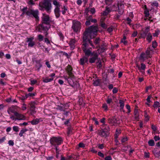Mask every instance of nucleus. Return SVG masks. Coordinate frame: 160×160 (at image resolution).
<instances>
[{
  "label": "nucleus",
  "mask_w": 160,
  "mask_h": 160,
  "mask_svg": "<svg viewBox=\"0 0 160 160\" xmlns=\"http://www.w3.org/2000/svg\"><path fill=\"white\" fill-rule=\"evenodd\" d=\"M157 46V43L155 41H153L152 42V47L155 48Z\"/></svg>",
  "instance_id": "45"
},
{
  "label": "nucleus",
  "mask_w": 160,
  "mask_h": 160,
  "mask_svg": "<svg viewBox=\"0 0 160 160\" xmlns=\"http://www.w3.org/2000/svg\"><path fill=\"white\" fill-rule=\"evenodd\" d=\"M152 129L154 131H155L157 130V128L156 127L153 125H152Z\"/></svg>",
  "instance_id": "60"
},
{
  "label": "nucleus",
  "mask_w": 160,
  "mask_h": 160,
  "mask_svg": "<svg viewBox=\"0 0 160 160\" xmlns=\"http://www.w3.org/2000/svg\"><path fill=\"white\" fill-rule=\"evenodd\" d=\"M53 4L56 6L57 7H58L60 6L59 3L58 2L57 0H54L53 2Z\"/></svg>",
  "instance_id": "34"
},
{
  "label": "nucleus",
  "mask_w": 160,
  "mask_h": 160,
  "mask_svg": "<svg viewBox=\"0 0 160 160\" xmlns=\"http://www.w3.org/2000/svg\"><path fill=\"white\" fill-rule=\"evenodd\" d=\"M117 6L115 5H113L112 6V8L111 10L112 11H116L117 10Z\"/></svg>",
  "instance_id": "59"
},
{
  "label": "nucleus",
  "mask_w": 160,
  "mask_h": 160,
  "mask_svg": "<svg viewBox=\"0 0 160 160\" xmlns=\"http://www.w3.org/2000/svg\"><path fill=\"white\" fill-rule=\"evenodd\" d=\"M14 115L16 117L17 120H24L25 119V117L23 115L19 113L18 112H15Z\"/></svg>",
  "instance_id": "10"
},
{
  "label": "nucleus",
  "mask_w": 160,
  "mask_h": 160,
  "mask_svg": "<svg viewBox=\"0 0 160 160\" xmlns=\"http://www.w3.org/2000/svg\"><path fill=\"white\" fill-rule=\"evenodd\" d=\"M108 122L110 124L113 125H115V124L116 122V120L114 118H109Z\"/></svg>",
  "instance_id": "19"
},
{
  "label": "nucleus",
  "mask_w": 160,
  "mask_h": 160,
  "mask_svg": "<svg viewBox=\"0 0 160 160\" xmlns=\"http://www.w3.org/2000/svg\"><path fill=\"white\" fill-rule=\"evenodd\" d=\"M119 103L120 104V107L121 108V109H123L124 104V102L123 101L120 100L119 101Z\"/></svg>",
  "instance_id": "32"
},
{
  "label": "nucleus",
  "mask_w": 160,
  "mask_h": 160,
  "mask_svg": "<svg viewBox=\"0 0 160 160\" xmlns=\"http://www.w3.org/2000/svg\"><path fill=\"white\" fill-rule=\"evenodd\" d=\"M118 92V89L116 88H114L112 90V92L113 93H116Z\"/></svg>",
  "instance_id": "62"
},
{
  "label": "nucleus",
  "mask_w": 160,
  "mask_h": 160,
  "mask_svg": "<svg viewBox=\"0 0 160 160\" xmlns=\"http://www.w3.org/2000/svg\"><path fill=\"white\" fill-rule=\"evenodd\" d=\"M98 155L102 157H103L104 156V154L100 152H99L98 153Z\"/></svg>",
  "instance_id": "64"
},
{
  "label": "nucleus",
  "mask_w": 160,
  "mask_h": 160,
  "mask_svg": "<svg viewBox=\"0 0 160 160\" xmlns=\"http://www.w3.org/2000/svg\"><path fill=\"white\" fill-rule=\"evenodd\" d=\"M88 61V58L86 57H84L81 58L80 60V64L82 65H83L85 63L87 62Z\"/></svg>",
  "instance_id": "21"
},
{
  "label": "nucleus",
  "mask_w": 160,
  "mask_h": 160,
  "mask_svg": "<svg viewBox=\"0 0 160 160\" xmlns=\"http://www.w3.org/2000/svg\"><path fill=\"white\" fill-rule=\"evenodd\" d=\"M72 68L70 65H68L66 68V70L67 71L68 74L69 76V77L67 76L64 77L65 80L68 81V82L71 85H72L75 81V77L72 73Z\"/></svg>",
  "instance_id": "3"
},
{
  "label": "nucleus",
  "mask_w": 160,
  "mask_h": 160,
  "mask_svg": "<svg viewBox=\"0 0 160 160\" xmlns=\"http://www.w3.org/2000/svg\"><path fill=\"white\" fill-rule=\"evenodd\" d=\"M28 4L31 5H33L35 4L33 1L32 0H29L28 2Z\"/></svg>",
  "instance_id": "40"
},
{
  "label": "nucleus",
  "mask_w": 160,
  "mask_h": 160,
  "mask_svg": "<svg viewBox=\"0 0 160 160\" xmlns=\"http://www.w3.org/2000/svg\"><path fill=\"white\" fill-rule=\"evenodd\" d=\"M51 4L48 1L44 0L43 2H40L39 4V8L40 10L43 11L45 9L48 12H51Z\"/></svg>",
  "instance_id": "4"
},
{
  "label": "nucleus",
  "mask_w": 160,
  "mask_h": 160,
  "mask_svg": "<svg viewBox=\"0 0 160 160\" xmlns=\"http://www.w3.org/2000/svg\"><path fill=\"white\" fill-rule=\"evenodd\" d=\"M113 0H105V2L107 4H108L113 2Z\"/></svg>",
  "instance_id": "52"
},
{
  "label": "nucleus",
  "mask_w": 160,
  "mask_h": 160,
  "mask_svg": "<svg viewBox=\"0 0 160 160\" xmlns=\"http://www.w3.org/2000/svg\"><path fill=\"white\" fill-rule=\"evenodd\" d=\"M16 109V107L15 106H12L9 108L8 110V112L9 114H11V113H13L14 114L15 112H17L15 111Z\"/></svg>",
  "instance_id": "14"
},
{
  "label": "nucleus",
  "mask_w": 160,
  "mask_h": 160,
  "mask_svg": "<svg viewBox=\"0 0 160 160\" xmlns=\"http://www.w3.org/2000/svg\"><path fill=\"white\" fill-rule=\"evenodd\" d=\"M6 139L5 137H3L2 138L0 139V143H2Z\"/></svg>",
  "instance_id": "58"
},
{
  "label": "nucleus",
  "mask_w": 160,
  "mask_h": 160,
  "mask_svg": "<svg viewBox=\"0 0 160 160\" xmlns=\"http://www.w3.org/2000/svg\"><path fill=\"white\" fill-rule=\"evenodd\" d=\"M98 147L100 149H102L104 148L103 144H98Z\"/></svg>",
  "instance_id": "51"
},
{
  "label": "nucleus",
  "mask_w": 160,
  "mask_h": 160,
  "mask_svg": "<svg viewBox=\"0 0 160 160\" xmlns=\"http://www.w3.org/2000/svg\"><path fill=\"white\" fill-rule=\"evenodd\" d=\"M38 38L39 41H42L43 40V37L41 35H39L38 36Z\"/></svg>",
  "instance_id": "39"
},
{
  "label": "nucleus",
  "mask_w": 160,
  "mask_h": 160,
  "mask_svg": "<svg viewBox=\"0 0 160 160\" xmlns=\"http://www.w3.org/2000/svg\"><path fill=\"white\" fill-rule=\"evenodd\" d=\"M138 34V32L137 31H135L133 32V33L132 34V36L134 37H136Z\"/></svg>",
  "instance_id": "63"
},
{
  "label": "nucleus",
  "mask_w": 160,
  "mask_h": 160,
  "mask_svg": "<svg viewBox=\"0 0 160 160\" xmlns=\"http://www.w3.org/2000/svg\"><path fill=\"white\" fill-rule=\"evenodd\" d=\"M144 157L146 158H148L149 156V152H144Z\"/></svg>",
  "instance_id": "48"
},
{
  "label": "nucleus",
  "mask_w": 160,
  "mask_h": 160,
  "mask_svg": "<svg viewBox=\"0 0 160 160\" xmlns=\"http://www.w3.org/2000/svg\"><path fill=\"white\" fill-rule=\"evenodd\" d=\"M109 133L107 132L102 129L99 131L98 132V134L101 137L106 138L109 135Z\"/></svg>",
  "instance_id": "12"
},
{
  "label": "nucleus",
  "mask_w": 160,
  "mask_h": 160,
  "mask_svg": "<svg viewBox=\"0 0 160 160\" xmlns=\"http://www.w3.org/2000/svg\"><path fill=\"white\" fill-rule=\"evenodd\" d=\"M63 10L62 11V13L63 14H64L65 13L66 11L67 10V9L66 7L64 6L63 8Z\"/></svg>",
  "instance_id": "47"
},
{
  "label": "nucleus",
  "mask_w": 160,
  "mask_h": 160,
  "mask_svg": "<svg viewBox=\"0 0 160 160\" xmlns=\"http://www.w3.org/2000/svg\"><path fill=\"white\" fill-rule=\"evenodd\" d=\"M81 27V24L80 22L75 20L73 21L72 28L74 32H79Z\"/></svg>",
  "instance_id": "6"
},
{
  "label": "nucleus",
  "mask_w": 160,
  "mask_h": 160,
  "mask_svg": "<svg viewBox=\"0 0 160 160\" xmlns=\"http://www.w3.org/2000/svg\"><path fill=\"white\" fill-rule=\"evenodd\" d=\"M121 133L120 130L119 129H117L116 132L115 136V138H117L118 137V135Z\"/></svg>",
  "instance_id": "31"
},
{
  "label": "nucleus",
  "mask_w": 160,
  "mask_h": 160,
  "mask_svg": "<svg viewBox=\"0 0 160 160\" xmlns=\"http://www.w3.org/2000/svg\"><path fill=\"white\" fill-rule=\"evenodd\" d=\"M118 12L119 14H120V15H122L123 14V12L124 9L122 8L121 9H120L118 7Z\"/></svg>",
  "instance_id": "46"
},
{
  "label": "nucleus",
  "mask_w": 160,
  "mask_h": 160,
  "mask_svg": "<svg viewBox=\"0 0 160 160\" xmlns=\"http://www.w3.org/2000/svg\"><path fill=\"white\" fill-rule=\"evenodd\" d=\"M32 10H27L26 14L28 16H31L32 15Z\"/></svg>",
  "instance_id": "36"
},
{
  "label": "nucleus",
  "mask_w": 160,
  "mask_h": 160,
  "mask_svg": "<svg viewBox=\"0 0 160 160\" xmlns=\"http://www.w3.org/2000/svg\"><path fill=\"white\" fill-rule=\"evenodd\" d=\"M146 67L145 65L143 63H141L140 66L139 65L138 63L136 64V67L138 68L139 71L143 74L145 73V70Z\"/></svg>",
  "instance_id": "8"
},
{
  "label": "nucleus",
  "mask_w": 160,
  "mask_h": 160,
  "mask_svg": "<svg viewBox=\"0 0 160 160\" xmlns=\"http://www.w3.org/2000/svg\"><path fill=\"white\" fill-rule=\"evenodd\" d=\"M100 40L99 38H97L95 40L94 43H95L96 45L98 44L99 43V42Z\"/></svg>",
  "instance_id": "50"
},
{
  "label": "nucleus",
  "mask_w": 160,
  "mask_h": 160,
  "mask_svg": "<svg viewBox=\"0 0 160 160\" xmlns=\"http://www.w3.org/2000/svg\"><path fill=\"white\" fill-rule=\"evenodd\" d=\"M40 122V119L36 118L34 119L31 122V124L32 125H36L38 123Z\"/></svg>",
  "instance_id": "24"
},
{
  "label": "nucleus",
  "mask_w": 160,
  "mask_h": 160,
  "mask_svg": "<svg viewBox=\"0 0 160 160\" xmlns=\"http://www.w3.org/2000/svg\"><path fill=\"white\" fill-rule=\"evenodd\" d=\"M112 11L109 8L107 7L105 10L103 12V16L107 15Z\"/></svg>",
  "instance_id": "23"
},
{
  "label": "nucleus",
  "mask_w": 160,
  "mask_h": 160,
  "mask_svg": "<svg viewBox=\"0 0 160 160\" xmlns=\"http://www.w3.org/2000/svg\"><path fill=\"white\" fill-rule=\"evenodd\" d=\"M153 107L154 108H158L160 107V103L158 101H156L154 102V103L153 105Z\"/></svg>",
  "instance_id": "27"
},
{
  "label": "nucleus",
  "mask_w": 160,
  "mask_h": 160,
  "mask_svg": "<svg viewBox=\"0 0 160 160\" xmlns=\"http://www.w3.org/2000/svg\"><path fill=\"white\" fill-rule=\"evenodd\" d=\"M53 79V78H45L43 79V82L45 83H48L52 81Z\"/></svg>",
  "instance_id": "25"
},
{
  "label": "nucleus",
  "mask_w": 160,
  "mask_h": 160,
  "mask_svg": "<svg viewBox=\"0 0 160 160\" xmlns=\"http://www.w3.org/2000/svg\"><path fill=\"white\" fill-rule=\"evenodd\" d=\"M160 31L158 30H155V33H153V36L154 37H158L159 33Z\"/></svg>",
  "instance_id": "35"
},
{
  "label": "nucleus",
  "mask_w": 160,
  "mask_h": 160,
  "mask_svg": "<svg viewBox=\"0 0 160 160\" xmlns=\"http://www.w3.org/2000/svg\"><path fill=\"white\" fill-rule=\"evenodd\" d=\"M38 10H32V15L36 19H38L39 18L38 16Z\"/></svg>",
  "instance_id": "16"
},
{
  "label": "nucleus",
  "mask_w": 160,
  "mask_h": 160,
  "mask_svg": "<svg viewBox=\"0 0 160 160\" xmlns=\"http://www.w3.org/2000/svg\"><path fill=\"white\" fill-rule=\"evenodd\" d=\"M37 81L35 80H32L31 81V85H33L37 82Z\"/></svg>",
  "instance_id": "55"
},
{
  "label": "nucleus",
  "mask_w": 160,
  "mask_h": 160,
  "mask_svg": "<svg viewBox=\"0 0 160 160\" xmlns=\"http://www.w3.org/2000/svg\"><path fill=\"white\" fill-rule=\"evenodd\" d=\"M104 126H105V128L103 129H102V130H104L105 131H106L107 132H108V133H109V131L110 130V129L109 128V127L106 124V125H103Z\"/></svg>",
  "instance_id": "29"
},
{
  "label": "nucleus",
  "mask_w": 160,
  "mask_h": 160,
  "mask_svg": "<svg viewBox=\"0 0 160 160\" xmlns=\"http://www.w3.org/2000/svg\"><path fill=\"white\" fill-rule=\"evenodd\" d=\"M105 118H102L100 120V122L101 123H103V125H106V124H105Z\"/></svg>",
  "instance_id": "42"
},
{
  "label": "nucleus",
  "mask_w": 160,
  "mask_h": 160,
  "mask_svg": "<svg viewBox=\"0 0 160 160\" xmlns=\"http://www.w3.org/2000/svg\"><path fill=\"white\" fill-rule=\"evenodd\" d=\"M27 7H25L23 8L22 9V13L21 14V16H23L25 14H26L27 10Z\"/></svg>",
  "instance_id": "28"
},
{
  "label": "nucleus",
  "mask_w": 160,
  "mask_h": 160,
  "mask_svg": "<svg viewBox=\"0 0 160 160\" xmlns=\"http://www.w3.org/2000/svg\"><path fill=\"white\" fill-rule=\"evenodd\" d=\"M126 39V37L124 36L123 38L121 40V42L123 43L124 45H126L127 43V42L125 40Z\"/></svg>",
  "instance_id": "33"
},
{
  "label": "nucleus",
  "mask_w": 160,
  "mask_h": 160,
  "mask_svg": "<svg viewBox=\"0 0 160 160\" xmlns=\"http://www.w3.org/2000/svg\"><path fill=\"white\" fill-rule=\"evenodd\" d=\"M98 28L97 26H92L86 29L83 35V43L82 45V50L86 55L89 56L91 55L93 57L90 58L89 62L91 63L95 62L97 58L98 55L104 51L105 49L103 48H99L97 51H94L92 52L91 48H88V44H89L93 48L95 47L93 44L92 41L90 39H92L96 36Z\"/></svg>",
  "instance_id": "1"
},
{
  "label": "nucleus",
  "mask_w": 160,
  "mask_h": 160,
  "mask_svg": "<svg viewBox=\"0 0 160 160\" xmlns=\"http://www.w3.org/2000/svg\"><path fill=\"white\" fill-rule=\"evenodd\" d=\"M35 93H29L27 95V97H32L34 96L35 95Z\"/></svg>",
  "instance_id": "49"
},
{
  "label": "nucleus",
  "mask_w": 160,
  "mask_h": 160,
  "mask_svg": "<svg viewBox=\"0 0 160 160\" xmlns=\"http://www.w3.org/2000/svg\"><path fill=\"white\" fill-rule=\"evenodd\" d=\"M29 104L31 108V114L32 115H34L36 112V111L35 110V108H36L35 105H37L36 102H35L32 101L30 102Z\"/></svg>",
  "instance_id": "9"
},
{
  "label": "nucleus",
  "mask_w": 160,
  "mask_h": 160,
  "mask_svg": "<svg viewBox=\"0 0 160 160\" xmlns=\"http://www.w3.org/2000/svg\"><path fill=\"white\" fill-rule=\"evenodd\" d=\"M148 144L149 146H152L155 144L153 140H150L148 142Z\"/></svg>",
  "instance_id": "30"
},
{
  "label": "nucleus",
  "mask_w": 160,
  "mask_h": 160,
  "mask_svg": "<svg viewBox=\"0 0 160 160\" xmlns=\"http://www.w3.org/2000/svg\"><path fill=\"white\" fill-rule=\"evenodd\" d=\"M102 108L104 109L106 111L108 110V106L106 103H104L103 104Z\"/></svg>",
  "instance_id": "38"
},
{
  "label": "nucleus",
  "mask_w": 160,
  "mask_h": 160,
  "mask_svg": "<svg viewBox=\"0 0 160 160\" xmlns=\"http://www.w3.org/2000/svg\"><path fill=\"white\" fill-rule=\"evenodd\" d=\"M42 18L43 23L41 25H39L37 28L38 31L41 32L42 30L44 31L48 30L50 27L49 24L52 21L49 16L45 13L42 14Z\"/></svg>",
  "instance_id": "2"
},
{
  "label": "nucleus",
  "mask_w": 160,
  "mask_h": 160,
  "mask_svg": "<svg viewBox=\"0 0 160 160\" xmlns=\"http://www.w3.org/2000/svg\"><path fill=\"white\" fill-rule=\"evenodd\" d=\"M28 131V129H22L19 133V135L20 137H22L23 136V134L26 132Z\"/></svg>",
  "instance_id": "26"
},
{
  "label": "nucleus",
  "mask_w": 160,
  "mask_h": 160,
  "mask_svg": "<svg viewBox=\"0 0 160 160\" xmlns=\"http://www.w3.org/2000/svg\"><path fill=\"white\" fill-rule=\"evenodd\" d=\"M144 13L145 15V16L147 17H148L149 16V11L148 10L146 9L144 11Z\"/></svg>",
  "instance_id": "44"
},
{
  "label": "nucleus",
  "mask_w": 160,
  "mask_h": 160,
  "mask_svg": "<svg viewBox=\"0 0 160 160\" xmlns=\"http://www.w3.org/2000/svg\"><path fill=\"white\" fill-rule=\"evenodd\" d=\"M150 28V27H148L146 28L143 31V32L141 34V37L142 38H145L148 33L149 32Z\"/></svg>",
  "instance_id": "13"
},
{
  "label": "nucleus",
  "mask_w": 160,
  "mask_h": 160,
  "mask_svg": "<svg viewBox=\"0 0 160 160\" xmlns=\"http://www.w3.org/2000/svg\"><path fill=\"white\" fill-rule=\"evenodd\" d=\"M128 139L127 137L123 138L121 140L122 142H124L127 141Z\"/></svg>",
  "instance_id": "53"
},
{
  "label": "nucleus",
  "mask_w": 160,
  "mask_h": 160,
  "mask_svg": "<svg viewBox=\"0 0 160 160\" xmlns=\"http://www.w3.org/2000/svg\"><path fill=\"white\" fill-rule=\"evenodd\" d=\"M89 12L92 14L94 13L95 12V9L94 8H88L86 9L85 13L87 14V13Z\"/></svg>",
  "instance_id": "18"
},
{
  "label": "nucleus",
  "mask_w": 160,
  "mask_h": 160,
  "mask_svg": "<svg viewBox=\"0 0 160 160\" xmlns=\"http://www.w3.org/2000/svg\"><path fill=\"white\" fill-rule=\"evenodd\" d=\"M78 146L80 148H84L85 146V145L82 142L78 144Z\"/></svg>",
  "instance_id": "56"
},
{
  "label": "nucleus",
  "mask_w": 160,
  "mask_h": 160,
  "mask_svg": "<svg viewBox=\"0 0 160 160\" xmlns=\"http://www.w3.org/2000/svg\"><path fill=\"white\" fill-rule=\"evenodd\" d=\"M93 84L94 86H98L99 84V82L98 80H96L94 81L93 83Z\"/></svg>",
  "instance_id": "41"
},
{
  "label": "nucleus",
  "mask_w": 160,
  "mask_h": 160,
  "mask_svg": "<svg viewBox=\"0 0 160 160\" xmlns=\"http://www.w3.org/2000/svg\"><path fill=\"white\" fill-rule=\"evenodd\" d=\"M107 102L108 104H110L112 102V99L108 98L106 101Z\"/></svg>",
  "instance_id": "43"
},
{
  "label": "nucleus",
  "mask_w": 160,
  "mask_h": 160,
  "mask_svg": "<svg viewBox=\"0 0 160 160\" xmlns=\"http://www.w3.org/2000/svg\"><path fill=\"white\" fill-rule=\"evenodd\" d=\"M56 153L57 154L56 157L57 159H60V160H65L64 157H63L62 155L58 153V149L57 147H56Z\"/></svg>",
  "instance_id": "15"
},
{
  "label": "nucleus",
  "mask_w": 160,
  "mask_h": 160,
  "mask_svg": "<svg viewBox=\"0 0 160 160\" xmlns=\"http://www.w3.org/2000/svg\"><path fill=\"white\" fill-rule=\"evenodd\" d=\"M154 139L155 141H157L160 139V138L158 136H155L154 138Z\"/></svg>",
  "instance_id": "57"
},
{
  "label": "nucleus",
  "mask_w": 160,
  "mask_h": 160,
  "mask_svg": "<svg viewBox=\"0 0 160 160\" xmlns=\"http://www.w3.org/2000/svg\"><path fill=\"white\" fill-rule=\"evenodd\" d=\"M147 36L146 39L149 42H150L152 38V36L151 34L150 33H148L146 36Z\"/></svg>",
  "instance_id": "22"
},
{
  "label": "nucleus",
  "mask_w": 160,
  "mask_h": 160,
  "mask_svg": "<svg viewBox=\"0 0 160 160\" xmlns=\"http://www.w3.org/2000/svg\"><path fill=\"white\" fill-rule=\"evenodd\" d=\"M13 130L14 131L18 132L19 131V128L17 126H14L12 128Z\"/></svg>",
  "instance_id": "37"
},
{
  "label": "nucleus",
  "mask_w": 160,
  "mask_h": 160,
  "mask_svg": "<svg viewBox=\"0 0 160 160\" xmlns=\"http://www.w3.org/2000/svg\"><path fill=\"white\" fill-rule=\"evenodd\" d=\"M8 143L10 146H13L14 145V142L13 141L10 140L8 141Z\"/></svg>",
  "instance_id": "54"
},
{
  "label": "nucleus",
  "mask_w": 160,
  "mask_h": 160,
  "mask_svg": "<svg viewBox=\"0 0 160 160\" xmlns=\"http://www.w3.org/2000/svg\"><path fill=\"white\" fill-rule=\"evenodd\" d=\"M126 107L127 109L128 110V112L129 113L130 112V107L129 105L127 104L126 105Z\"/></svg>",
  "instance_id": "61"
},
{
  "label": "nucleus",
  "mask_w": 160,
  "mask_h": 160,
  "mask_svg": "<svg viewBox=\"0 0 160 160\" xmlns=\"http://www.w3.org/2000/svg\"><path fill=\"white\" fill-rule=\"evenodd\" d=\"M60 10L58 7H56L54 10V13L56 17L58 18L60 16Z\"/></svg>",
  "instance_id": "20"
},
{
  "label": "nucleus",
  "mask_w": 160,
  "mask_h": 160,
  "mask_svg": "<svg viewBox=\"0 0 160 160\" xmlns=\"http://www.w3.org/2000/svg\"><path fill=\"white\" fill-rule=\"evenodd\" d=\"M76 42V40L74 39H71L70 41L69 44L71 46V48L72 49H73L75 48V43Z\"/></svg>",
  "instance_id": "17"
},
{
  "label": "nucleus",
  "mask_w": 160,
  "mask_h": 160,
  "mask_svg": "<svg viewBox=\"0 0 160 160\" xmlns=\"http://www.w3.org/2000/svg\"><path fill=\"white\" fill-rule=\"evenodd\" d=\"M34 38L33 37H31L27 38V42H28V46L32 47L35 45V42L33 41Z\"/></svg>",
  "instance_id": "11"
},
{
  "label": "nucleus",
  "mask_w": 160,
  "mask_h": 160,
  "mask_svg": "<svg viewBox=\"0 0 160 160\" xmlns=\"http://www.w3.org/2000/svg\"><path fill=\"white\" fill-rule=\"evenodd\" d=\"M62 142V140L60 137H53L50 139L51 143L53 145L55 146L56 145H60Z\"/></svg>",
  "instance_id": "7"
},
{
  "label": "nucleus",
  "mask_w": 160,
  "mask_h": 160,
  "mask_svg": "<svg viewBox=\"0 0 160 160\" xmlns=\"http://www.w3.org/2000/svg\"><path fill=\"white\" fill-rule=\"evenodd\" d=\"M152 56L150 54V50L147 49L145 52H142L138 57V59L141 62H144L149 58H151Z\"/></svg>",
  "instance_id": "5"
}]
</instances>
